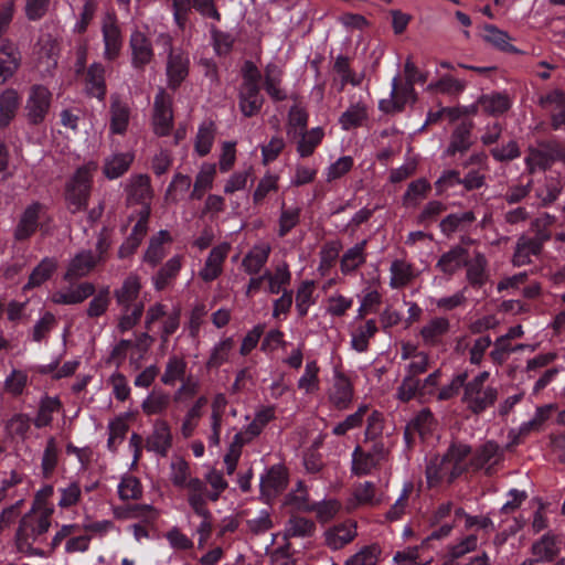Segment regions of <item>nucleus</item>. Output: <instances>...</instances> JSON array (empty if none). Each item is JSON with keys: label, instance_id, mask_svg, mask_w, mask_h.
<instances>
[{"label": "nucleus", "instance_id": "obj_1", "mask_svg": "<svg viewBox=\"0 0 565 565\" xmlns=\"http://www.w3.org/2000/svg\"><path fill=\"white\" fill-rule=\"evenodd\" d=\"M54 508L44 501L36 500L30 511L20 520L15 534L19 552L29 556H43L44 552L38 545L45 542L46 533L52 524Z\"/></svg>", "mask_w": 565, "mask_h": 565}, {"label": "nucleus", "instance_id": "obj_2", "mask_svg": "<svg viewBox=\"0 0 565 565\" xmlns=\"http://www.w3.org/2000/svg\"><path fill=\"white\" fill-rule=\"evenodd\" d=\"M489 377L490 373L482 371L465 383L461 402L475 415H480L492 407L499 397L498 388L487 384Z\"/></svg>", "mask_w": 565, "mask_h": 565}, {"label": "nucleus", "instance_id": "obj_3", "mask_svg": "<svg viewBox=\"0 0 565 565\" xmlns=\"http://www.w3.org/2000/svg\"><path fill=\"white\" fill-rule=\"evenodd\" d=\"M189 505L192 512L201 519L194 533L198 535V547L204 548L213 532V516L205 503V482L193 480L190 484Z\"/></svg>", "mask_w": 565, "mask_h": 565}, {"label": "nucleus", "instance_id": "obj_4", "mask_svg": "<svg viewBox=\"0 0 565 565\" xmlns=\"http://www.w3.org/2000/svg\"><path fill=\"white\" fill-rule=\"evenodd\" d=\"M391 448V441L384 439L375 440L369 450L355 447L352 452V472L356 476L370 475L388 460Z\"/></svg>", "mask_w": 565, "mask_h": 565}, {"label": "nucleus", "instance_id": "obj_5", "mask_svg": "<svg viewBox=\"0 0 565 565\" xmlns=\"http://www.w3.org/2000/svg\"><path fill=\"white\" fill-rule=\"evenodd\" d=\"M96 167L86 164L76 170L66 186V202L72 213L85 210L90 194L93 172Z\"/></svg>", "mask_w": 565, "mask_h": 565}, {"label": "nucleus", "instance_id": "obj_6", "mask_svg": "<svg viewBox=\"0 0 565 565\" xmlns=\"http://www.w3.org/2000/svg\"><path fill=\"white\" fill-rule=\"evenodd\" d=\"M52 93L44 85H33L29 90L25 103V115L29 122L33 125L41 124L51 107Z\"/></svg>", "mask_w": 565, "mask_h": 565}, {"label": "nucleus", "instance_id": "obj_7", "mask_svg": "<svg viewBox=\"0 0 565 565\" xmlns=\"http://www.w3.org/2000/svg\"><path fill=\"white\" fill-rule=\"evenodd\" d=\"M551 238L550 231H539L535 237L522 235L518 238L512 264L521 267L532 262V256H539L543 249V244Z\"/></svg>", "mask_w": 565, "mask_h": 565}, {"label": "nucleus", "instance_id": "obj_8", "mask_svg": "<svg viewBox=\"0 0 565 565\" xmlns=\"http://www.w3.org/2000/svg\"><path fill=\"white\" fill-rule=\"evenodd\" d=\"M152 125L159 136H167L173 125L172 97L162 88L154 97Z\"/></svg>", "mask_w": 565, "mask_h": 565}, {"label": "nucleus", "instance_id": "obj_9", "mask_svg": "<svg viewBox=\"0 0 565 565\" xmlns=\"http://www.w3.org/2000/svg\"><path fill=\"white\" fill-rule=\"evenodd\" d=\"M353 393V385L350 379L335 369L332 383L328 390L329 402L339 411L347 409L352 403Z\"/></svg>", "mask_w": 565, "mask_h": 565}, {"label": "nucleus", "instance_id": "obj_10", "mask_svg": "<svg viewBox=\"0 0 565 565\" xmlns=\"http://www.w3.org/2000/svg\"><path fill=\"white\" fill-rule=\"evenodd\" d=\"M131 118L129 104L118 94L110 96L109 104V132L111 135H125Z\"/></svg>", "mask_w": 565, "mask_h": 565}, {"label": "nucleus", "instance_id": "obj_11", "mask_svg": "<svg viewBox=\"0 0 565 565\" xmlns=\"http://www.w3.org/2000/svg\"><path fill=\"white\" fill-rule=\"evenodd\" d=\"M369 118V98L367 96H351L350 106L339 118V124L343 130H350L361 127Z\"/></svg>", "mask_w": 565, "mask_h": 565}, {"label": "nucleus", "instance_id": "obj_12", "mask_svg": "<svg viewBox=\"0 0 565 565\" xmlns=\"http://www.w3.org/2000/svg\"><path fill=\"white\" fill-rule=\"evenodd\" d=\"M415 99L414 86L406 83L399 85L397 77H394L390 98L380 100L379 107L384 113L401 111L407 103H414Z\"/></svg>", "mask_w": 565, "mask_h": 565}, {"label": "nucleus", "instance_id": "obj_13", "mask_svg": "<svg viewBox=\"0 0 565 565\" xmlns=\"http://www.w3.org/2000/svg\"><path fill=\"white\" fill-rule=\"evenodd\" d=\"M189 55L182 50L171 51L167 57L166 74L168 86L175 89L189 74Z\"/></svg>", "mask_w": 565, "mask_h": 565}, {"label": "nucleus", "instance_id": "obj_14", "mask_svg": "<svg viewBox=\"0 0 565 565\" xmlns=\"http://www.w3.org/2000/svg\"><path fill=\"white\" fill-rule=\"evenodd\" d=\"M22 55L11 40H3L0 43V85L10 79L20 68Z\"/></svg>", "mask_w": 565, "mask_h": 565}, {"label": "nucleus", "instance_id": "obj_15", "mask_svg": "<svg viewBox=\"0 0 565 565\" xmlns=\"http://www.w3.org/2000/svg\"><path fill=\"white\" fill-rule=\"evenodd\" d=\"M172 446V434L169 423L166 419H156L152 431L146 440V447L162 457L167 456Z\"/></svg>", "mask_w": 565, "mask_h": 565}, {"label": "nucleus", "instance_id": "obj_16", "mask_svg": "<svg viewBox=\"0 0 565 565\" xmlns=\"http://www.w3.org/2000/svg\"><path fill=\"white\" fill-rule=\"evenodd\" d=\"M95 294V286L92 282H81L65 289L54 291L50 301L55 305H77Z\"/></svg>", "mask_w": 565, "mask_h": 565}, {"label": "nucleus", "instance_id": "obj_17", "mask_svg": "<svg viewBox=\"0 0 565 565\" xmlns=\"http://www.w3.org/2000/svg\"><path fill=\"white\" fill-rule=\"evenodd\" d=\"M102 31L105 44L104 56L110 61L115 60L121 50L122 41L114 15L107 14L104 18Z\"/></svg>", "mask_w": 565, "mask_h": 565}, {"label": "nucleus", "instance_id": "obj_18", "mask_svg": "<svg viewBox=\"0 0 565 565\" xmlns=\"http://www.w3.org/2000/svg\"><path fill=\"white\" fill-rule=\"evenodd\" d=\"M450 330V321L445 317H434L419 330V337L424 345L437 347L441 344L444 337Z\"/></svg>", "mask_w": 565, "mask_h": 565}, {"label": "nucleus", "instance_id": "obj_19", "mask_svg": "<svg viewBox=\"0 0 565 565\" xmlns=\"http://www.w3.org/2000/svg\"><path fill=\"white\" fill-rule=\"evenodd\" d=\"M230 249L231 246L227 243L220 244L211 249L203 268L199 273L204 281H212L221 275Z\"/></svg>", "mask_w": 565, "mask_h": 565}, {"label": "nucleus", "instance_id": "obj_20", "mask_svg": "<svg viewBox=\"0 0 565 565\" xmlns=\"http://www.w3.org/2000/svg\"><path fill=\"white\" fill-rule=\"evenodd\" d=\"M358 535L354 522H344L328 529L323 536L326 545L333 550H340L351 543Z\"/></svg>", "mask_w": 565, "mask_h": 565}, {"label": "nucleus", "instance_id": "obj_21", "mask_svg": "<svg viewBox=\"0 0 565 565\" xmlns=\"http://www.w3.org/2000/svg\"><path fill=\"white\" fill-rule=\"evenodd\" d=\"M140 277L136 274H130L125 278L121 286L115 289L114 297L117 305L121 309L132 308L134 305L138 303L137 299L141 290Z\"/></svg>", "mask_w": 565, "mask_h": 565}, {"label": "nucleus", "instance_id": "obj_22", "mask_svg": "<svg viewBox=\"0 0 565 565\" xmlns=\"http://www.w3.org/2000/svg\"><path fill=\"white\" fill-rule=\"evenodd\" d=\"M100 259L89 250L79 252L71 259L64 278L72 280L87 276Z\"/></svg>", "mask_w": 565, "mask_h": 565}, {"label": "nucleus", "instance_id": "obj_23", "mask_svg": "<svg viewBox=\"0 0 565 565\" xmlns=\"http://www.w3.org/2000/svg\"><path fill=\"white\" fill-rule=\"evenodd\" d=\"M468 256V249L456 245L439 257L436 263V268L445 275L452 276L465 266Z\"/></svg>", "mask_w": 565, "mask_h": 565}, {"label": "nucleus", "instance_id": "obj_24", "mask_svg": "<svg viewBox=\"0 0 565 565\" xmlns=\"http://www.w3.org/2000/svg\"><path fill=\"white\" fill-rule=\"evenodd\" d=\"M150 211V205L141 206L138 222L134 226L130 236L127 238L125 244L119 249V256L121 258L134 253V250L139 246L140 242L147 234Z\"/></svg>", "mask_w": 565, "mask_h": 565}, {"label": "nucleus", "instance_id": "obj_25", "mask_svg": "<svg viewBox=\"0 0 565 565\" xmlns=\"http://www.w3.org/2000/svg\"><path fill=\"white\" fill-rule=\"evenodd\" d=\"M126 191L129 202L141 203L142 206L150 205L152 189L148 175L139 174L131 177L126 185Z\"/></svg>", "mask_w": 565, "mask_h": 565}, {"label": "nucleus", "instance_id": "obj_26", "mask_svg": "<svg viewBox=\"0 0 565 565\" xmlns=\"http://www.w3.org/2000/svg\"><path fill=\"white\" fill-rule=\"evenodd\" d=\"M417 277L413 264L404 259H394L390 266V287L402 289L408 286Z\"/></svg>", "mask_w": 565, "mask_h": 565}, {"label": "nucleus", "instance_id": "obj_27", "mask_svg": "<svg viewBox=\"0 0 565 565\" xmlns=\"http://www.w3.org/2000/svg\"><path fill=\"white\" fill-rule=\"evenodd\" d=\"M130 49L134 66L142 67L151 62L153 57L152 46L148 38L142 32H132L130 36Z\"/></svg>", "mask_w": 565, "mask_h": 565}, {"label": "nucleus", "instance_id": "obj_28", "mask_svg": "<svg viewBox=\"0 0 565 565\" xmlns=\"http://www.w3.org/2000/svg\"><path fill=\"white\" fill-rule=\"evenodd\" d=\"M255 437L249 435V431L244 428L241 431L236 433L233 437L232 443L228 446V449L224 456V465L226 468L227 475H233L238 460L242 456L243 447L249 444Z\"/></svg>", "mask_w": 565, "mask_h": 565}, {"label": "nucleus", "instance_id": "obj_29", "mask_svg": "<svg viewBox=\"0 0 565 565\" xmlns=\"http://www.w3.org/2000/svg\"><path fill=\"white\" fill-rule=\"evenodd\" d=\"M540 105L552 113V125L555 129L565 126V95L554 90L540 98Z\"/></svg>", "mask_w": 565, "mask_h": 565}, {"label": "nucleus", "instance_id": "obj_30", "mask_svg": "<svg viewBox=\"0 0 565 565\" xmlns=\"http://www.w3.org/2000/svg\"><path fill=\"white\" fill-rule=\"evenodd\" d=\"M487 266L488 260L481 252L476 250L471 257L468 256L465 264L468 282L472 286L481 287L488 278Z\"/></svg>", "mask_w": 565, "mask_h": 565}, {"label": "nucleus", "instance_id": "obj_31", "mask_svg": "<svg viewBox=\"0 0 565 565\" xmlns=\"http://www.w3.org/2000/svg\"><path fill=\"white\" fill-rule=\"evenodd\" d=\"M531 552L537 562H551L559 554L558 539L551 532L532 544Z\"/></svg>", "mask_w": 565, "mask_h": 565}, {"label": "nucleus", "instance_id": "obj_32", "mask_svg": "<svg viewBox=\"0 0 565 565\" xmlns=\"http://www.w3.org/2000/svg\"><path fill=\"white\" fill-rule=\"evenodd\" d=\"M271 247L266 242L255 244L252 249L245 255L242 266L245 271L253 275L260 271L267 263Z\"/></svg>", "mask_w": 565, "mask_h": 565}, {"label": "nucleus", "instance_id": "obj_33", "mask_svg": "<svg viewBox=\"0 0 565 565\" xmlns=\"http://www.w3.org/2000/svg\"><path fill=\"white\" fill-rule=\"evenodd\" d=\"M377 330L374 319L365 320L356 326L350 333L351 348L359 353L365 352L369 349L370 340L376 334Z\"/></svg>", "mask_w": 565, "mask_h": 565}, {"label": "nucleus", "instance_id": "obj_34", "mask_svg": "<svg viewBox=\"0 0 565 565\" xmlns=\"http://www.w3.org/2000/svg\"><path fill=\"white\" fill-rule=\"evenodd\" d=\"M264 98L258 86L242 85L239 89L238 106L245 117H252L259 113Z\"/></svg>", "mask_w": 565, "mask_h": 565}, {"label": "nucleus", "instance_id": "obj_35", "mask_svg": "<svg viewBox=\"0 0 565 565\" xmlns=\"http://www.w3.org/2000/svg\"><path fill=\"white\" fill-rule=\"evenodd\" d=\"M188 362L179 355H170L167 360L164 371L161 375L162 384L173 386L178 382H183L186 376Z\"/></svg>", "mask_w": 565, "mask_h": 565}, {"label": "nucleus", "instance_id": "obj_36", "mask_svg": "<svg viewBox=\"0 0 565 565\" xmlns=\"http://www.w3.org/2000/svg\"><path fill=\"white\" fill-rule=\"evenodd\" d=\"M21 104V96L14 88H6L0 94V127L8 126L15 117Z\"/></svg>", "mask_w": 565, "mask_h": 565}, {"label": "nucleus", "instance_id": "obj_37", "mask_svg": "<svg viewBox=\"0 0 565 565\" xmlns=\"http://www.w3.org/2000/svg\"><path fill=\"white\" fill-rule=\"evenodd\" d=\"M366 239L361 241L354 246L348 248L340 260V269L344 275L354 273L366 260Z\"/></svg>", "mask_w": 565, "mask_h": 565}, {"label": "nucleus", "instance_id": "obj_38", "mask_svg": "<svg viewBox=\"0 0 565 565\" xmlns=\"http://www.w3.org/2000/svg\"><path fill=\"white\" fill-rule=\"evenodd\" d=\"M282 71L276 64H268L265 68L264 87L268 96L275 102L287 99V92L281 87Z\"/></svg>", "mask_w": 565, "mask_h": 565}, {"label": "nucleus", "instance_id": "obj_39", "mask_svg": "<svg viewBox=\"0 0 565 565\" xmlns=\"http://www.w3.org/2000/svg\"><path fill=\"white\" fill-rule=\"evenodd\" d=\"M456 476H452L447 462L443 457H434L426 467V480L429 487H436L446 481L450 483Z\"/></svg>", "mask_w": 565, "mask_h": 565}, {"label": "nucleus", "instance_id": "obj_40", "mask_svg": "<svg viewBox=\"0 0 565 565\" xmlns=\"http://www.w3.org/2000/svg\"><path fill=\"white\" fill-rule=\"evenodd\" d=\"M171 397L161 390H152L141 403L142 413L147 416H161L169 408Z\"/></svg>", "mask_w": 565, "mask_h": 565}, {"label": "nucleus", "instance_id": "obj_41", "mask_svg": "<svg viewBox=\"0 0 565 565\" xmlns=\"http://www.w3.org/2000/svg\"><path fill=\"white\" fill-rule=\"evenodd\" d=\"M207 404V397L204 395L199 396L193 404L188 408L181 424V434L183 437L189 438L194 433L199 425L200 418L203 415V409Z\"/></svg>", "mask_w": 565, "mask_h": 565}, {"label": "nucleus", "instance_id": "obj_42", "mask_svg": "<svg viewBox=\"0 0 565 565\" xmlns=\"http://www.w3.org/2000/svg\"><path fill=\"white\" fill-rule=\"evenodd\" d=\"M383 501L384 497L382 494H376L375 484L373 482L365 481L355 487L351 507H376Z\"/></svg>", "mask_w": 565, "mask_h": 565}, {"label": "nucleus", "instance_id": "obj_43", "mask_svg": "<svg viewBox=\"0 0 565 565\" xmlns=\"http://www.w3.org/2000/svg\"><path fill=\"white\" fill-rule=\"evenodd\" d=\"M40 209L41 206L36 203L25 209L14 232L17 239H26L36 231Z\"/></svg>", "mask_w": 565, "mask_h": 565}, {"label": "nucleus", "instance_id": "obj_44", "mask_svg": "<svg viewBox=\"0 0 565 565\" xmlns=\"http://www.w3.org/2000/svg\"><path fill=\"white\" fill-rule=\"evenodd\" d=\"M62 409V403L56 396H43L39 403V409L34 418V426L43 428L53 422V415Z\"/></svg>", "mask_w": 565, "mask_h": 565}, {"label": "nucleus", "instance_id": "obj_45", "mask_svg": "<svg viewBox=\"0 0 565 565\" xmlns=\"http://www.w3.org/2000/svg\"><path fill=\"white\" fill-rule=\"evenodd\" d=\"M134 161V154L130 152L115 153L108 157L104 163V174L113 180L126 173Z\"/></svg>", "mask_w": 565, "mask_h": 565}, {"label": "nucleus", "instance_id": "obj_46", "mask_svg": "<svg viewBox=\"0 0 565 565\" xmlns=\"http://www.w3.org/2000/svg\"><path fill=\"white\" fill-rule=\"evenodd\" d=\"M86 90L89 95L104 99L106 95L105 68L99 63L89 66L86 78Z\"/></svg>", "mask_w": 565, "mask_h": 565}, {"label": "nucleus", "instance_id": "obj_47", "mask_svg": "<svg viewBox=\"0 0 565 565\" xmlns=\"http://www.w3.org/2000/svg\"><path fill=\"white\" fill-rule=\"evenodd\" d=\"M216 175V166L214 163L205 162L201 166L194 181L192 199L200 200L203 194L212 189Z\"/></svg>", "mask_w": 565, "mask_h": 565}, {"label": "nucleus", "instance_id": "obj_48", "mask_svg": "<svg viewBox=\"0 0 565 565\" xmlns=\"http://www.w3.org/2000/svg\"><path fill=\"white\" fill-rule=\"evenodd\" d=\"M316 532V524L312 520L303 516L292 515L287 521L284 529V536L290 537H310Z\"/></svg>", "mask_w": 565, "mask_h": 565}, {"label": "nucleus", "instance_id": "obj_49", "mask_svg": "<svg viewBox=\"0 0 565 565\" xmlns=\"http://www.w3.org/2000/svg\"><path fill=\"white\" fill-rule=\"evenodd\" d=\"M58 44L50 36L40 41V50L38 52L39 67L45 72H50L57 64Z\"/></svg>", "mask_w": 565, "mask_h": 565}, {"label": "nucleus", "instance_id": "obj_50", "mask_svg": "<svg viewBox=\"0 0 565 565\" xmlns=\"http://www.w3.org/2000/svg\"><path fill=\"white\" fill-rule=\"evenodd\" d=\"M171 242V236L168 231L161 230L154 235L149 243L145 253L143 260L156 266L166 255L164 244Z\"/></svg>", "mask_w": 565, "mask_h": 565}, {"label": "nucleus", "instance_id": "obj_51", "mask_svg": "<svg viewBox=\"0 0 565 565\" xmlns=\"http://www.w3.org/2000/svg\"><path fill=\"white\" fill-rule=\"evenodd\" d=\"M264 277L268 282V291L270 294H278L281 290L285 291V287L288 286L291 280L289 266L285 262L278 264L274 271H265Z\"/></svg>", "mask_w": 565, "mask_h": 565}, {"label": "nucleus", "instance_id": "obj_52", "mask_svg": "<svg viewBox=\"0 0 565 565\" xmlns=\"http://www.w3.org/2000/svg\"><path fill=\"white\" fill-rule=\"evenodd\" d=\"M170 480L179 488L186 489V500L189 501L190 488L189 484L193 480H200L199 478H190L189 463L182 458H175L170 465Z\"/></svg>", "mask_w": 565, "mask_h": 565}, {"label": "nucleus", "instance_id": "obj_53", "mask_svg": "<svg viewBox=\"0 0 565 565\" xmlns=\"http://www.w3.org/2000/svg\"><path fill=\"white\" fill-rule=\"evenodd\" d=\"M287 482V473L282 466H273L260 479V487L265 493H274L282 490Z\"/></svg>", "mask_w": 565, "mask_h": 565}, {"label": "nucleus", "instance_id": "obj_54", "mask_svg": "<svg viewBox=\"0 0 565 565\" xmlns=\"http://www.w3.org/2000/svg\"><path fill=\"white\" fill-rule=\"evenodd\" d=\"M319 372L320 367L317 361H308L305 365L302 375L297 382L298 388L305 394H313L318 392L320 388Z\"/></svg>", "mask_w": 565, "mask_h": 565}, {"label": "nucleus", "instance_id": "obj_55", "mask_svg": "<svg viewBox=\"0 0 565 565\" xmlns=\"http://www.w3.org/2000/svg\"><path fill=\"white\" fill-rule=\"evenodd\" d=\"M56 268L57 262L54 258H43L41 263L32 270L29 280L23 288L31 289L41 286L43 282L51 278Z\"/></svg>", "mask_w": 565, "mask_h": 565}, {"label": "nucleus", "instance_id": "obj_56", "mask_svg": "<svg viewBox=\"0 0 565 565\" xmlns=\"http://www.w3.org/2000/svg\"><path fill=\"white\" fill-rule=\"evenodd\" d=\"M285 505L291 507L295 510L311 512L313 502L309 499V493L302 481H298L295 489H292L285 497Z\"/></svg>", "mask_w": 565, "mask_h": 565}, {"label": "nucleus", "instance_id": "obj_57", "mask_svg": "<svg viewBox=\"0 0 565 565\" xmlns=\"http://www.w3.org/2000/svg\"><path fill=\"white\" fill-rule=\"evenodd\" d=\"M381 555V546L373 543L361 547L356 553L351 555L343 565H377Z\"/></svg>", "mask_w": 565, "mask_h": 565}, {"label": "nucleus", "instance_id": "obj_58", "mask_svg": "<svg viewBox=\"0 0 565 565\" xmlns=\"http://www.w3.org/2000/svg\"><path fill=\"white\" fill-rule=\"evenodd\" d=\"M470 454V447L463 444L452 445L446 455L443 456L447 462L449 469L452 471V476L458 477L465 469V460Z\"/></svg>", "mask_w": 565, "mask_h": 565}, {"label": "nucleus", "instance_id": "obj_59", "mask_svg": "<svg viewBox=\"0 0 565 565\" xmlns=\"http://www.w3.org/2000/svg\"><path fill=\"white\" fill-rule=\"evenodd\" d=\"M556 409V405L547 404L536 408L534 416L521 424L519 427V434L521 436L529 435L532 431H540L544 423L550 418L553 411Z\"/></svg>", "mask_w": 565, "mask_h": 565}, {"label": "nucleus", "instance_id": "obj_60", "mask_svg": "<svg viewBox=\"0 0 565 565\" xmlns=\"http://www.w3.org/2000/svg\"><path fill=\"white\" fill-rule=\"evenodd\" d=\"M382 303V294L374 287H367L363 290V295L360 300V306L356 310L355 319H363L370 313L377 311Z\"/></svg>", "mask_w": 565, "mask_h": 565}, {"label": "nucleus", "instance_id": "obj_61", "mask_svg": "<svg viewBox=\"0 0 565 565\" xmlns=\"http://www.w3.org/2000/svg\"><path fill=\"white\" fill-rule=\"evenodd\" d=\"M182 267V259L180 256H173L153 277V286L157 290H162L168 284L177 277Z\"/></svg>", "mask_w": 565, "mask_h": 565}, {"label": "nucleus", "instance_id": "obj_62", "mask_svg": "<svg viewBox=\"0 0 565 565\" xmlns=\"http://www.w3.org/2000/svg\"><path fill=\"white\" fill-rule=\"evenodd\" d=\"M479 105L487 114L500 115L510 108L511 102L507 95L490 94L482 96Z\"/></svg>", "mask_w": 565, "mask_h": 565}, {"label": "nucleus", "instance_id": "obj_63", "mask_svg": "<svg viewBox=\"0 0 565 565\" xmlns=\"http://www.w3.org/2000/svg\"><path fill=\"white\" fill-rule=\"evenodd\" d=\"M234 348V340L225 338L218 341L212 349L210 358L206 362L207 367H218L227 362L230 354Z\"/></svg>", "mask_w": 565, "mask_h": 565}, {"label": "nucleus", "instance_id": "obj_64", "mask_svg": "<svg viewBox=\"0 0 565 565\" xmlns=\"http://www.w3.org/2000/svg\"><path fill=\"white\" fill-rule=\"evenodd\" d=\"M118 495L121 500H138L142 495V486L138 478L131 475H125L118 487Z\"/></svg>", "mask_w": 565, "mask_h": 565}]
</instances>
